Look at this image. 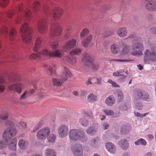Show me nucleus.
I'll use <instances>...</instances> for the list:
<instances>
[{"instance_id": "1", "label": "nucleus", "mask_w": 156, "mask_h": 156, "mask_svg": "<svg viewBox=\"0 0 156 156\" xmlns=\"http://www.w3.org/2000/svg\"><path fill=\"white\" fill-rule=\"evenodd\" d=\"M5 125L7 127L4 130L2 134V137L4 140L9 141V140L14 136L17 133L16 129L13 127V120H8L5 122Z\"/></svg>"}, {"instance_id": "2", "label": "nucleus", "mask_w": 156, "mask_h": 156, "mask_svg": "<svg viewBox=\"0 0 156 156\" xmlns=\"http://www.w3.org/2000/svg\"><path fill=\"white\" fill-rule=\"evenodd\" d=\"M69 136L70 140L74 141L80 140L82 142H84L87 140L84 132L76 129H70L69 133Z\"/></svg>"}, {"instance_id": "3", "label": "nucleus", "mask_w": 156, "mask_h": 156, "mask_svg": "<svg viewBox=\"0 0 156 156\" xmlns=\"http://www.w3.org/2000/svg\"><path fill=\"white\" fill-rule=\"evenodd\" d=\"M31 30V28L28 26V23L26 22L24 23L20 27V30H22L23 31L22 38L24 43H29L31 41L32 38Z\"/></svg>"}, {"instance_id": "4", "label": "nucleus", "mask_w": 156, "mask_h": 156, "mask_svg": "<svg viewBox=\"0 0 156 156\" xmlns=\"http://www.w3.org/2000/svg\"><path fill=\"white\" fill-rule=\"evenodd\" d=\"M82 60L85 65L87 66L90 68L97 70L99 68L98 65L97 63L94 62L90 56L87 54L83 55Z\"/></svg>"}, {"instance_id": "5", "label": "nucleus", "mask_w": 156, "mask_h": 156, "mask_svg": "<svg viewBox=\"0 0 156 156\" xmlns=\"http://www.w3.org/2000/svg\"><path fill=\"white\" fill-rule=\"evenodd\" d=\"M132 51L131 54L133 56H140L143 55L142 51L144 49L143 44L141 43H138L136 42L134 43L132 46Z\"/></svg>"}, {"instance_id": "6", "label": "nucleus", "mask_w": 156, "mask_h": 156, "mask_svg": "<svg viewBox=\"0 0 156 156\" xmlns=\"http://www.w3.org/2000/svg\"><path fill=\"white\" fill-rule=\"evenodd\" d=\"M144 61L145 63L149 61H156V50H146L144 53Z\"/></svg>"}, {"instance_id": "7", "label": "nucleus", "mask_w": 156, "mask_h": 156, "mask_svg": "<svg viewBox=\"0 0 156 156\" xmlns=\"http://www.w3.org/2000/svg\"><path fill=\"white\" fill-rule=\"evenodd\" d=\"M62 32V28L57 23H54L50 32V37H58L60 35Z\"/></svg>"}, {"instance_id": "8", "label": "nucleus", "mask_w": 156, "mask_h": 156, "mask_svg": "<svg viewBox=\"0 0 156 156\" xmlns=\"http://www.w3.org/2000/svg\"><path fill=\"white\" fill-rule=\"evenodd\" d=\"M50 133V128L48 127H45L38 131L36 136L38 140H43L46 139L49 135Z\"/></svg>"}, {"instance_id": "9", "label": "nucleus", "mask_w": 156, "mask_h": 156, "mask_svg": "<svg viewBox=\"0 0 156 156\" xmlns=\"http://www.w3.org/2000/svg\"><path fill=\"white\" fill-rule=\"evenodd\" d=\"M37 29L38 31L41 34L45 33L47 30L46 21L45 19H41L37 22Z\"/></svg>"}, {"instance_id": "10", "label": "nucleus", "mask_w": 156, "mask_h": 156, "mask_svg": "<svg viewBox=\"0 0 156 156\" xmlns=\"http://www.w3.org/2000/svg\"><path fill=\"white\" fill-rule=\"evenodd\" d=\"M76 42V39L72 38L65 43L62 47V49L66 52L70 50L75 47Z\"/></svg>"}, {"instance_id": "11", "label": "nucleus", "mask_w": 156, "mask_h": 156, "mask_svg": "<svg viewBox=\"0 0 156 156\" xmlns=\"http://www.w3.org/2000/svg\"><path fill=\"white\" fill-rule=\"evenodd\" d=\"M134 97L135 100H139L141 98L146 100L149 98V95L145 91L141 92L140 90H136L134 92Z\"/></svg>"}, {"instance_id": "12", "label": "nucleus", "mask_w": 156, "mask_h": 156, "mask_svg": "<svg viewBox=\"0 0 156 156\" xmlns=\"http://www.w3.org/2000/svg\"><path fill=\"white\" fill-rule=\"evenodd\" d=\"M43 42L42 38L40 36L37 37L35 39L33 50L35 52H37L41 48Z\"/></svg>"}, {"instance_id": "13", "label": "nucleus", "mask_w": 156, "mask_h": 156, "mask_svg": "<svg viewBox=\"0 0 156 156\" xmlns=\"http://www.w3.org/2000/svg\"><path fill=\"white\" fill-rule=\"evenodd\" d=\"M68 127L66 125H62L58 129V135L61 138L66 136L68 135Z\"/></svg>"}, {"instance_id": "14", "label": "nucleus", "mask_w": 156, "mask_h": 156, "mask_svg": "<svg viewBox=\"0 0 156 156\" xmlns=\"http://www.w3.org/2000/svg\"><path fill=\"white\" fill-rule=\"evenodd\" d=\"M72 151L75 156H82L83 150L81 145L80 144H77L72 148Z\"/></svg>"}, {"instance_id": "15", "label": "nucleus", "mask_w": 156, "mask_h": 156, "mask_svg": "<svg viewBox=\"0 0 156 156\" xmlns=\"http://www.w3.org/2000/svg\"><path fill=\"white\" fill-rule=\"evenodd\" d=\"M63 11L62 9L59 7H55L52 10V16L53 19L56 20L59 18L61 16Z\"/></svg>"}, {"instance_id": "16", "label": "nucleus", "mask_w": 156, "mask_h": 156, "mask_svg": "<svg viewBox=\"0 0 156 156\" xmlns=\"http://www.w3.org/2000/svg\"><path fill=\"white\" fill-rule=\"evenodd\" d=\"M146 9L150 11L156 10V1L151 0L149 1L145 5Z\"/></svg>"}, {"instance_id": "17", "label": "nucleus", "mask_w": 156, "mask_h": 156, "mask_svg": "<svg viewBox=\"0 0 156 156\" xmlns=\"http://www.w3.org/2000/svg\"><path fill=\"white\" fill-rule=\"evenodd\" d=\"M62 73L61 78L65 81L67 80L69 77L71 76V73L69 69L66 67H63Z\"/></svg>"}, {"instance_id": "18", "label": "nucleus", "mask_w": 156, "mask_h": 156, "mask_svg": "<svg viewBox=\"0 0 156 156\" xmlns=\"http://www.w3.org/2000/svg\"><path fill=\"white\" fill-rule=\"evenodd\" d=\"M65 81L62 79L57 78H53L52 79V84L54 86L60 87L64 83Z\"/></svg>"}, {"instance_id": "19", "label": "nucleus", "mask_w": 156, "mask_h": 156, "mask_svg": "<svg viewBox=\"0 0 156 156\" xmlns=\"http://www.w3.org/2000/svg\"><path fill=\"white\" fill-rule=\"evenodd\" d=\"M117 33L120 37H124L127 34L126 28V27L119 28L117 30Z\"/></svg>"}, {"instance_id": "20", "label": "nucleus", "mask_w": 156, "mask_h": 156, "mask_svg": "<svg viewBox=\"0 0 156 156\" xmlns=\"http://www.w3.org/2000/svg\"><path fill=\"white\" fill-rule=\"evenodd\" d=\"M92 38V36L89 35L84 38L81 42L82 45L84 47H87L90 42Z\"/></svg>"}, {"instance_id": "21", "label": "nucleus", "mask_w": 156, "mask_h": 156, "mask_svg": "<svg viewBox=\"0 0 156 156\" xmlns=\"http://www.w3.org/2000/svg\"><path fill=\"white\" fill-rule=\"evenodd\" d=\"M106 149L110 152L114 153L116 151V148L115 145L111 143H108L105 144Z\"/></svg>"}, {"instance_id": "22", "label": "nucleus", "mask_w": 156, "mask_h": 156, "mask_svg": "<svg viewBox=\"0 0 156 156\" xmlns=\"http://www.w3.org/2000/svg\"><path fill=\"white\" fill-rule=\"evenodd\" d=\"M8 87L9 89L15 91L18 93H20V87L19 82L9 85Z\"/></svg>"}, {"instance_id": "23", "label": "nucleus", "mask_w": 156, "mask_h": 156, "mask_svg": "<svg viewBox=\"0 0 156 156\" xmlns=\"http://www.w3.org/2000/svg\"><path fill=\"white\" fill-rule=\"evenodd\" d=\"M72 32V28L71 27H67L65 30V34L64 38L65 40H67L71 36Z\"/></svg>"}, {"instance_id": "24", "label": "nucleus", "mask_w": 156, "mask_h": 156, "mask_svg": "<svg viewBox=\"0 0 156 156\" xmlns=\"http://www.w3.org/2000/svg\"><path fill=\"white\" fill-rule=\"evenodd\" d=\"M36 53H33L30 55L29 58L30 59H41V52H38Z\"/></svg>"}, {"instance_id": "25", "label": "nucleus", "mask_w": 156, "mask_h": 156, "mask_svg": "<svg viewBox=\"0 0 156 156\" xmlns=\"http://www.w3.org/2000/svg\"><path fill=\"white\" fill-rule=\"evenodd\" d=\"M119 145L124 150H126L128 148V143L125 139L121 140L119 142Z\"/></svg>"}, {"instance_id": "26", "label": "nucleus", "mask_w": 156, "mask_h": 156, "mask_svg": "<svg viewBox=\"0 0 156 156\" xmlns=\"http://www.w3.org/2000/svg\"><path fill=\"white\" fill-rule=\"evenodd\" d=\"M16 138L12 139L9 145V148L12 151H15L16 149Z\"/></svg>"}, {"instance_id": "27", "label": "nucleus", "mask_w": 156, "mask_h": 156, "mask_svg": "<svg viewBox=\"0 0 156 156\" xmlns=\"http://www.w3.org/2000/svg\"><path fill=\"white\" fill-rule=\"evenodd\" d=\"M127 73L126 71H123V72L121 71H117L114 72L113 73V76H124L126 77L127 75Z\"/></svg>"}, {"instance_id": "28", "label": "nucleus", "mask_w": 156, "mask_h": 156, "mask_svg": "<svg viewBox=\"0 0 156 156\" xmlns=\"http://www.w3.org/2000/svg\"><path fill=\"white\" fill-rule=\"evenodd\" d=\"M40 6V4L38 1H35L32 5L33 10L34 12H37L38 11Z\"/></svg>"}, {"instance_id": "29", "label": "nucleus", "mask_w": 156, "mask_h": 156, "mask_svg": "<svg viewBox=\"0 0 156 156\" xmlns=\"http://www.w3.org/2000/svg\"><path fill=\"white\" fill-rule=\"evenodd\" d=\"M115 102V101L113 97L112 96H110L107 98L105 101V103L108 105L111 106Z\"/></svg>"}, {"instance_id": "30", "label": "nucleus", "mask_w": 156, "mask_h": 156, "mask_svg": "<svg viewBox=\"0 0 156 156\" xmlns=\"http://www.w3.org/2000/svg\"><path fill=\"white\" fill-rule=\"evenodd\" d=\"M41 52L42 56L51 58V51L48 50L47 49H45L42 50L41 51Z\"/></svg>"}, {"instance_id": "31", "label": "nucleus", "mask_w": 156, "mask_h": 156, "mask_svg": "<svg viewBox=\"0 0 156 156\" xmlns=\"http://www.w3.org/2000/svg\"><path fill=\"white\" fill-rule=\"evenodd\" d=\"M45 154L46 156H56L55 152L53 149H48L45 151Z\"/></svg>"}, {"instance_id": "32", "label": "nucleus", "mask_w": 156, "mask_h": 156, "mask_svg": "<svg viewBox=\"0 0 156 156\" xmlns=\"http://www.w3.org/2000/svg\"><path fill=\"white\" fill-rule=\"evenodd\" d=\"M24 16L27 20H29L32 17V13L29 9H26L24 12Z\"/></svg>"}, {"instance_id": "33", "label": "nucleus", "mask_w": 156, "mask_h": 156, "mask_svg": "<svg viewBox=\"0 0 156 156\" xmlns=\"http://www.w3.org/2000/svg\"><path fill=\"white\" fill-rule=\"evenodd\" d=\"M66 60L72 65L74 64L76 62V58L73 56H67L66 57Z\"/></svg>"}, {"instance_id": "34", "label": "nucleus", "mask_w": 156, "mask_h": 156, "mask_svg": "<svg viewBox=\"0 0 156 156\" xmlns=\"http://www.w3.org/2000/svg\"><path fill=\"white\" fill-rule=\"evenodd\" d=\"M63 56V54L58 50L52 51L51 57L61 58Z\"/></svg>"}, {"instance_id": "35", "label": "nucleus", "mask_w": 156, "mask_h": 156, "mask_svg": "<svg viewBox=\"0 0 156 156\" xmlns=\"http://www.w3.org/2000/svg\"><path fill=\"white\" fill-rule=\"evenodd\" d=\"M112 52L114 54H116L119 51V48L116 44H113L111 46Z\"/></svg>"}, {"instance_id": "36", "label": "nucleus", "mask_w": 156, "mask_h": 156, "mask_svg": "<svg viewBox=\"0 0 156 156\" xmlns=\"http://www.w3.org/2000/svg\"><path fill=\"white\" fill-rule=\"evenodd\" d=\"M8 28L7 26H3L0 30V34L4 36H7L8 34Z\"/></svg>"}, {"instance_id": "37", "label": "nucleus", "mask_w": 156, "mask_h": 156, "mask_svg": "<svg viewBox=\"0 0 156 156\" xmlns=\"http://www.w3.org/2000/svg\"><path fill=\"white\" fill-rule=\"evenodd\" d=\"M28 143L27 141L23 140H20V149L24 150L27 147Z\"/></svg>"}, {"instance_id": "38", "label": "nucleus", "mask_w": 156, "mask_h": 156, "mask_svg": "<svg viewBox=\"0 0 156 156\" xmlns=\"http://www.w3.org/2000/svg\"><path fill=\"white\" fill-rule=\"evenodd\" d=\"M115 94L118 97L119 101H121L123 98V95L122 92L120 90H118L115 92Z\"/></svg>"}, {"instance_id": "39", "label": "nucleus", "mask_w": 156, "mask_h": 156, "mask_svg": "<svg viewBox=\"0 0 156 156\" xmlns=\"http://www.w3.org/2000/svg\"><path fill=\"white\" fill-rule=\"evenodd\" d=\"M50 46L53 49H57L59 45V41L55 40L54 41L51 42L50 43Z\"/></svg>"}, {"instance_id": "40", "label": "nucleus", "mask_w": 156, "mask_h": 156, "mask_svg": "<svg viewBox=\"0 0 156 156\" xmlns=\"http://www.w3.org/2000/svg\"><path fill=\"white\" fill-rule=\"evenodd\" d=\"M9 141L6 140H3L0 141V149L2 150L5 147L8 145Z\"/></svg>"}, {"instance_id": "41", "label": "nucleus", "mask_w": 156, "mask_h": 156, "mask_svg": "<svg viewBox=\"0 0 156 156\" xmlns=\"http://www.w3.org/2000/svg\"><path fill=\"white\" fill-rule=\"evenodd\" d=\"M48 69L50 72V75H52L55 74V65L54 64H52L50 65L48 67Z\"/></svg>"}, {"instance_id": "42", "label": "nucleus", "mask_w": 156, "mask_h": 156, "mask_svg": "<svg viewBox=\"0 0 156 156\" xmlns=\"http://www.w3.org/2000/svg\"><path fill=\"white\" fill-rule=\"evenodd\" d=\"M87 100L90 101H95L97 100V97L93 93H90L88 96Z\"/></svg>"}, {"instance_id": "43", "label": "nucleus", "mask_w": 156, "mask_h": 156, "mask_svg": "<svg viewBox=\"0 0 156 156\" xmlns=\"http://www.w3.org/2000/svg\"><path fill=\"white\" fill-rule=\"evenodd\" d=\"M81 52V50L79 48H76L69 52V54L71 55H78Z\"/></svg>"}, {"instance_id": "44", "label": "nucleus", "mask_w": 156, "mask_h": 156, "mask_svg": "<svg viewBox=\"0 0 156 156\" xmlns=\"http://www.w3.org/2000/svg\"><path fill=\"white\" fill-rule=\"evenodd\" d=\"M48 141L49 142L53 143L55 142V139L56 136L55 134H51L49 135L47 137Z\"/></svg>"}, {"instance_id": "45", "label": "nucleus", "mask_w": 156, "mask_h": 156, "mask_svg": "<svg viewBox=\"0 0 156 156\" xmlns=\"http://www.w3.org/2000/svg\"><path fill=\"white\" fill-rule=\"evenodd\" d=\"M89 32V30L87 29L84 28L81 31L80 34V37H85L88 34Z\"/></svg>"}, {"instance_id": "46", "label": "nucleus", "mask_w": 156, "mask_h": 156, "mask_svg": "<svg viewBox=\"0 0 156 156\" xmlns=\"http://www.w3.org/2000/svg\"><path fill=\"white\" fill-rule=\"evenodd\" d=\"M4 82V79L0 77V93L3 92L5 90V87L3 84Z\"/></svg>"}, {"instance_id": "47", "label": "nucleus", "mask_w": 156, "mask_h": 156, "mask_svg": "<svg viewBox=\"0 0 156 156\" xmlns=\"http://www.w3.org/2000/svg\"><path fill=\"white\" fill-rule=\"evenodd\" d=\"M96 131L95 128L90 127L87 129L86 132L89 134L93 135L95 133Z\"/></svg>"}, {"instance_id": "48", "label": "nucleus", "mask_w": 156, "mask_h": 156, "mask_svg": "<svg viewBox=\"0 0 156 156\" xmlns=\"http://www.w3.org/2000/svg\"><path fill=\"white\" fill-rule=\"evenodd\" d=\"M16 35V32L14 29L12 28L9 32V39L10 40H12L13 37Z\"/></svg>"}, {"instance_id": "49", "label": "nucleus", "mask_w": 156, "mask_h": 156, "mask_svg": "<svg viewBox=\"0 0 156 156\" xmlns=\"http://www.w3.org/2000/svg\"><path fill=\"white\" fill-rule=\"evenodd\" d=\"M104 113L107 115H110L113 117H116L117 116L114 115V112L111 110H104Z\"/></svg>"}, {"instance_id": "50", "label": "nucleus", "mask_w": 156, "mask_h": 156, "mask_svg": "<svg viewBox=\"0 0 156 156\" xmlns=\"http://www.w3.org/2000/svg\"><path fill=\"white\" fill-rule=\"evenodd\" d=\"M43 124V122H39L35 126L32 132H33L36 131L38 129L40 128Z\"/></svg>"}, {"instance_id": "51", "label": "nucleus", "mask_w": 156, "mask_h": 156, "mask_svg": "<svg viewBox=\"0 0 156 156\" xmlns=\"http://www.w3.org/2000/svg\"><path fill=\"white\" fill-rule=\"evenodd\" d=\"M80 124L83 126H87L88 124V122L84 118H81L79 121Z\"/></svg>"}, {"instance_id": "52", "label": "nucleus", "mask_w": 156, "mask_h": 156, "mask_svg": "<svg viewBox=\"0 0 156 156\" xmlns=\"http://www.w3.org/2000/svg\"><path fill=\"white\" fill-rule=\"evenodd\" d=\"M99 141V140L98 138H96L93 139L90 141V145L92 147H95Z\"/></svg>"}, {"instance_id": "53", "label": "nucleus", "mask_w": 156, "mask_h": 156, "mask_svg": "<svg viewBox=\"0 0 156 156\" xmlns=\"http://www.w3.org/2000/svg\"><path fill=\"white\" fill-rule=\"evenodd\" d=\"M130 50L129 46L126 45L124 47V48L122 51V53L123 55H126L127 54L129 51Z\"/></svg>"}, {"instance_id": "54", "label": "nucleus", "mask_w": 156, "mask_h": 156, "mask_svg": "<svg viewBox=\"0 0 156 156\" xmlns=\"http://www.w3.org/2000/svg\"><path fill=\"white\" fill-rule=\"evenodd\" d=\"M8 3V0H0V5L2 7H5Z\"/></svg>"}, {"instance_id": "55", "label": "nucleus", "mask_w": 156, "mask_h": 156, "mask_svg": "<svg viewBox=\"0 0 156 156\" xmlns=\"http://www.w3.org/2000/svg\"><path fill=\"white\" fill-rule=\"evenodd\" d=\"M129 131V129L126 126H123L121 129V132L124 134H126L128 133Z\"/></svg>"}, {"instance_id": "56", "label": "nucleus", "mask_w": 156, "mask_h": 156, "mask_svg": "<svg viewBox=\"0 0 156 156\" xmlns=\"http://www.w3.org/2000/svg\"><path fill=\"white\" fill-rule=\"evenodd\" d=\"M92 81L93 83H97L100 84L101 83V79L100 78H93L92 79Z\"/></svg>"}, {"instance_id": "57", "label": "nucleus", "mask_w": 156, "mask_h": 156, "mask_svg": "<svg viewBox=\"0 0 156 156\" xmlns=\"http://www.w3.org/2000/svg\"><path fill=\"white\" fill-rule=\"evenodd\" d=\"M129 37L133 40H135L136 41L140 40V38L137 37L135 34H133L129 36Z\"/></svg>"}, {"instance_id": "58", "label": "nucleus", "mask_w": 156, "mask_h": 156, "mask_svg": "<svg viewBox=\"0 0 156 156\" xmlns=\"http://www.w3.org/2000/svg\"><path fill=\"white\" fill-rule=\"evenodd\" d=\"M108 82L110 83H111L112 86L114 87H119V85L117 84L116 83L112 81L111 80H109Z\"/></svg>"}, {"instance_id": "59", "label": "nucleus", "mask_w": 156, "mask_h": 156, "mask_svg": "<svg viewBox=\"0 0 156 156\" xmlns=\"http://www.w3.org/2000/svg\"><path fill=\"white\" fill-rule=\"evenodd\" d=\"M26 123L23 121L20 122V130L25 129L27 127Z\"/></svg>"}, {"instance_id": "60", "label": "nucleus", "mask_w": 156, "mask_h": 156, "mask_svg": "<svg viewBox=\"0 0 156 156\" xmlns=\"http://www.w3.org/2000/svg\"><path fill=\"white\" fill-rule=\"evenodd\" d=\"M14 14V12L12 11H9L6 13V16L9 18L12 17Z\"/></svg>"}, {"instance_id": "61", "label": "nucleus", "mask_w": 156, "mask_h": 156, "mask_svg": "<svg viewBox=\"0 0 156 156\" xmlns=\"http://www.w3.org/2000/svg\"><path fill=\"white\" fill-rule=\"evenodd\" d=\"M8 117V115L7 113H5L2 114L0 116L1 119L2 120H5Z\"/></svg>"}, {"instance_id": "62", "label": "nucleus", "mask_w": 156, "mask_h": 156, "mask_svg": "<svg viewBox=\"0 0 156 156\" xmlns=\"http://www.w3.org/2000/svg\"><path fill=\"white\" fill-rule=\"evenodd\" d=\"M112 61H119L120 62H131L133 61V60H126V59H113Z\"/></svg>"}, {"instance_id": "63", "label": "nucleus", "mask_w": 156, "mask_h": 156, "mask_svg": "<svg viewBox=\"0 0 156 156\" xmlns=\"http://www.w3.org/2000/svg\"><path fill=\"white\" fill-rule=\"evenodd\" d=\"M134 113H135V115L137 117H144V116H145L146 115H147L148 113H146L144 114H142V115L140 113L138 112L135 113V112H134Z\"/></svg>"}, {"instance_id": "64", "label": "nucleus", "mask_w": 156, "mask_h": 156, "mask_svg": "<svg viewBox=\"0 0 156 156\" xmlns=\"http://www.w3.org/2000/svg\"><path fill=\"white\" fill-rule=\"evenodd\" d=\"M150 31L151 33L156 34V27L151 28L150 30Z\"/></svg>"}]
</instances>
